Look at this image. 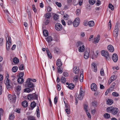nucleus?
I'll use <instances>...</instances> for the list:
<instances>
[{"mask_svg": "<svg viewBox=\"0 0 120 120\" xmlns=\"http://www.w3.org/2000/svg\"><path fill=\"white\" fill-rule=\"evenodd\" d=\"M107 110L108 112L111 113L113 115L116 114L119 111V110L117 108L113 106L108 107L107 109Z\"/></svg>", "mask_w": 120, "mask_h": 120, "instance_id": "obj_1", "label": "nucleus"}, {"mask_svg": "<svg viewBox=\"0 0 120 120\" xmlns=\"http://www.w3.org/2000/svg\"><path fill=\"white\" fill-rule=\"evenodd\" d=\"M38 98V95L34 93L32 94H29L28 96V99H36Z\"/></svg>", "mask_w": 120, "mask_h": 120, "instance_id": "obj_2", "label": "nucleus"}, {"mask_svg": "<svg viewBox=\"0 0 120 120\" xmlns=\"http://www.w3.org/2000/svg\"><path fill=\"white\" fill-rule=\"evenodd\" d=\"M84 95V93L82 90V87H81L80 90L79 94V95H78V98L80 100L82 99Z\"/></svg>", "mask_w": 120, "mask_h": 120, "instance_id": "obj_3", "label": "nucleus"}, {"mask_svg": "<svg viewBox=\"0 0 120 120\" xmlns=\"http://www.w3.org/2000/svg\"><path fill=\"white\" fill-rule=\"evenodd\" d=\"M4 83L6 86L7 88L8 89H10L11 87V86L10 85L11 83L9 82V79H5L4 81Z\"/></svg>", "mask_w": 120, "mask_h": 120, "instance_id": "obj_4", "label": "nucleus"}, {"mask_svg": "<svg viewBox=\"0 0 120 120\" xmlns=\"http://www.w3.org/2000/svg\"><path fill=\"white\" fill-rule=\"evenodd\" d=\"M26 83L27 84V86L28 87L30 88H32L31 91L34 90V86L33 84V83L32 82L30 81H28L27 82H26Z\"/></svg>", "mask_w": 120, "mask_h": 120, "instance_id": "obj_5", "label": "nucleus"}, {"mask_svg": "<svg viewBox=\"0 0 120 120\" xmlns=\"http://www.w3.org/2000/svg\"><path fill=\"white\" fill-rule=\"evenodd\" d=\"M80 22V19L79 18L75 19L73 22L74 26L75 27H77L79 25Z\"/></svg>", "mask_w": 120, "mask_h": 120, "instance_id": "obj_6", "label": "nucleus"}, {"mask_svg": "<svg viewBox=\"0 0 120 120\" xmlns=\"http://www.w3.org/2000/svg\"><path fill=\"white\" fill-rule=\"evenodd\" d=\"M101 54L104 57L107 58L109 56L108 52L106 51L103 50L101 51Z\"/></svg>", "mask_w": 120, "mask_h": 120, "instance_id": "obj_7", "label": "nucleus"}, {"mask_svg": "<svg viewBox=\"0 0 120 120\" xmlns=\"http://www.w3.org/2000/svg\"><path fill=\"white\" fill-rule=\"evenodd\" d=\"M55 27L56 29L58 31L61 30L62 28L61 25L58 23L56 24Z\"/></svg>", "mask_w": 120, "mask_h": 120, "instance_id": "obj_8", "label": "nucleus"}, {"mask_svg": "<svg viewBox=\"0 0 120 120\" xmlns=\"http://www.w3.org/2000/svg\"><path fill=\"white\" fill-rule=\"evenodd\" d=\"M112 59L113 61L116 62L118 59V55L116 53H114L112 56Z\"/></svg>", "mask_w": 120, "mask_h": 120, "instance_id": "obj_9", "label": "nucleus"}, {"mask_svg": "<svg viewBox=\"0 0 120 120\" xmlns=\"http://www.w3.org/2000/svg\"><path fill=\"white\" fill-rule=\"evenodd\" d=\"M91 88L92 91H95L97 89V86L95 83H92L91 86Z\"/></svg>", "mask_w": 120, "mask_h": 120, "instance_id": "obj_10", "label": "nucleus"}, {"mask_svg": "<svg viewBox=\"0 0 120 120\" xmlns=\"http://www.w3.org/2000/svg\"><path fill=\"white\" fill-rule=\"evenodd\" d=\"M119 28L115 27V30L114 31L113 33V35L115 37H116L118 36V32L119 31Z\"/></svg>", "mask_w": 120, "mask_h": 120, "instance_id": "obj_11", "label": "nucleus"}, {"mask_svg": "<svg viewBox=\"0 0 120 120\" xmlns=\"http://www.w3.org/2000/svg\"><path fill=\"white\" fill-rule=\"evenodd\" d=\"M74 72L76 74H77L79 71V68L77 66H74L73 69Z\"/></svg>", "mask_w": 120, "mask_h": 120, "instance_id": "obj_12", "label": "nucleus"}, {"mask_svg": "<svg viewBox=\"0 0 120 120\" xmlns=\"http://www.w3.org/2000/svg\"><path fill=\"white\" fill-rule=\"evenodd\" d=\"M92 68H93V71L94 72H96L97 71V66L94 63L92 64Z\"/></svg>", "mask_w": 120, "mask_h": 120, "instance_id": "obj_13", "label": "nucleus"}, {"mask_svg": "<svg viewBox=\"0 0 120 120\" xmlns=\"http://www.w3.org/2000/svg\"><path fill=\"white\" fill-rule=\"evenodd\" d=\"M109 51L111 52H113L114 51V49L113 46L111 45H109L107 47Z\"/></svg>", "mask_w": 120, "mask_h": 120, "instance_id": "obj_14", "label": "nucleus"}, {"mask_svg": "<svg viewBox=\"0 0 120 120\" xmlns=\"http://www.w3.org/2000/svg\"><path fill=\"white\" fill-rule=\"evenodd\" d=\"M46 40L48 43H49L53 40V38L51 36H49L46 38Z\"/></svg>", "mask_w": 120, "mask_h": 120, "instance_id": "obj_15", "label": "nucleus"}, {"mask_svg": "<svg viewBox=\"0 0 120 120\" xmlns=\"http://www.w3.org/2000/svg\"><path fill=\"white\" fill-rule=\"evenodd\" d=\"M44 16L45 17V19L46 18L47 19H50L51 17V14L50 13H47L45 14Z\"/></svg>", "mask_w": 120, "mask_h": 120, "instance_id": "obj_16", "label": "nucleus"}, {"mask_svg": "<svg viewBox=\"0 0 120 120\" xmlns=\"http://www.w3.org/2000/svg\"><path fill=\"white\" fill-rule=\"evenodd\" d=\"M62 64L60 60L58 59L57 61L56 65L58 67H61L62 65Z\"/></svg>", "mask_w": 120, "mask_h": 120, "instance_id": "obj_17", "label": "nucleus"}, {"mask_svg": "<svg viewBox=\"0 0 120 120\" xmlns=\"http://www.w3.org/2000/svg\"><path fill=\"white\" fill-rule=\"evenodd\" d=\"M11 98V100L10 101L15 102L16 101V95L15 94H14L13 95H12Z\"/></svg>", "mask_w": 120, "mask_h": 120, "instance_id": "obj_18", "label": "nucleus"}, {"mask_svg": "<svg viewBox=\"0 0 120 120\" xmlns=\"http://www.w3.org/2000/svg\"><path fill=\"white\" fill-rule=\"evenodd\" d=\"M84 50V46L83 45L82 46H80L79 48V51L80 52H83Z\"/></svg>", "mask_w": 120, "mask_h": 120, "instance_id": "obj_19", "label": "nucleus"}, {"mask_svg": "<svg viewBox=\"0 0 120 120\" xmlns=\"http://www.w3.org/2000/svg\"><path fill=\"white\" fill-rule=\"evenodd\" d=\"M22 105L23 107H26L28 106V103L26 101H24L22 102Z\"/></svg>", "mask_w": 120, "mask_h": 120, "instance_id": "obj_20", "label": "nucleus"}, {"mask_svg": "<svg viewBox=\"0 0 120 120\" xmlns=\"http://www.w3.org/2000/svg\"><path fill=\"white\" fill-rule=\"evenodd\" d=\"M100 39V36L98 35L94 40V42L95 43H97L98 42Z\"/></svg>", "mask_w": 120, "mask_h": 120, "instance_id": "obj_21", "label": "nucleus"}, {"mask_svg": "<svg viewBox=\"0 0 120 120\" xmlns=\"http://www.w3.org/2000/svg\"><path fill=\"white\" fill-rule=\"evenodd\" d=\"M68 87L69 89L71 90H73L74 87V85L72 83H71L69 84L68 86Z\"/></svg>", "mask_w": 120, "mask_h": 120, "instance_id": "obj_22", "label": "nucleus"}, {"mask_svg": "<svg viewBox=\"0 0 120 120\" xmlns=\"http://www.w3.org/2000/svg\"><path fill=\"white\" fill-rule=\"evenodd\" d=\"M17 82L19 83L22 84L24 82V79L20 77L18 79Z\"/></svg>", "mask_w": 120, "mask_h": 120, "instance_id": "obj_23", "label": "nucleus"}, {"mask_svg": "<svg viewBox=\"0 0 120 120\" xmlns=\"http://www.w3.org/2000/svg\"><path fill=\"white\" fill-rule=\"evenodd\" d=\"M113 102V101L112 99H108L106 101V103L109 105H111Z\"/></svg>", "mask_w": 120, "mask_h": 120, "instance_id": "obj_24", "label": "nucleus"}, {"mask_svg": "<svg viewBox=\"0 0 120 120\" xmlns=\"http://www.w3.org/2000/svg\"><path fill=\"white\" fill-rule=\"evenodd\" d=\"M88 25L90 27H92L94 25V21H90L88 22Z\"/></svg>", "mask_w": 120, "mask_h": 120, "instance_id": "obj_25", "label": "nucleus"}, {"mask_svg": "<svg viewBox=\"0 0 120 120\" xmlns=\"http://www.w3.org/2000/svg\"><path fill=\"white\" fill-rule=\"evenodd\" d=\"M6 39L7 41V38H8V42H9V43L10 44H11V39L10 37H8V34H7L6 35Z\"/></svg>", "mask_w": 120, "mask_h": 120, "instance_id": "obj_26", "label": "nucleus"}, {"mask_svg": "<svg viewBox=\"0 0 120 120\" xmlns=\"http://www.w3.org/2000/svg\"><path fill=\"white\" fill-rule=\"evenodd\" d=\"M21 43L20 41H18L17 42L16 44L17 47L18 49H20L21 48Z\"/></svg>", "mask_w": 120, "mask_h": 120, "instance_id": "obj_27", "label": "nucleus"}, {"mask_svg": "<svg viewBox=\"0 0 120 120\" xmlns=\"http://www.w3.org/2000/svg\"><path fill=\"white\" fill-rule=\"evenodd\" d=\"M13 61L15 64H17L19 62V60L17 57H15L13 59Z\"/></svg>", "mask_w": 120, "mask_h": 120, "instance_id": "obj_28", "label": "nucleus"}, {"mask_svg": "<svg viewBox=\"0 0 120 120\" xmlns=\"http://www.w3.org/2000/svg\"><path fill=\"white\" fill-rule=\"evenodd\" d=\"M18 69V67L16 66H15L12 68V71L13 72H15L17 71Z\"/></svg>", "mask_w": 120, "mask_h": 120, "instance_id": "obj_29", "label": "nucleus"}, {"mask_svg": "<svg viewBox=\"0 0 120 120\" xmlns=\"http://www.w3.org/2000/svg\"><path fill=\"white\" fill-rule=\"evenodd\" d=\"M11 44L9 43L8 41L6 42V48L7 50H9V49L10 47L11 46Z\"/></svg>", "mask_w": 120, "mask_h": 120, "instance_id": "obj_30", "label": "nucleus"}, {"mask_svg": "<svg viewBox=\"0 0 120 120\" xmlns=\"http://www.w3.org/2000/svg\"><path fill=\"white\" fill-rule=\"evenodd\" d=\"M28 120H36L35 117L33 116H29L27 117Z\"/></svg>", "mask_w": 120, "mask_h": 120, "instance_id": "obj_31", "label": "nucleus"}, {"mask_svg": "<svg viewBox=\"0 0 120 120\" xmlns=\"http://www.w3.org/2000/svg\"><path fill=\"white\" fill-rule=\"evenodd\" d=\"M104 118L106 119H109L110 117V115L108 113L105 114L104 115Z\"/></svg>", "mask_w": 120, "mask_h": 120, "instance_id": "obj_32", "label": "nucleus"}, {"mask_svg": "<svg viewBox=\"0 0 120 120\" xmlns=\"http://www.w3.org/2000/svg\"><path fill=\"white\" fill-rule=\"evenodd\" d=\"M36 104L35 101L32 102L30 104V106L31 108L33 109L36 106Z\"/></svg>", "mask_w": 120, "mask_h": 120, "instance_id": "obj_33", "label": "nucleus"}, {"mask_svg": "<svg viewBox=\"0 0 120 120\" xmlns=\"http://www.w3.org/2000/svg\"><path fill=\"white\" fill-rule=\"evenodd\" d=\"M43 33L45 37L47 36L48 35V31L46 30H44L43 31Z\"/></svg>", "mask_w": 120, "mask_h": 120, "instance_id": "obj_34", "label": "nucleus"}, {"mask_svg": "<svg viewBox=\"0 0 120 120\" xmlns=\"http://www.w3.org/2000/svg\"><path fill=\"white\" fill-rule=\"evenodd\" d=\"M66 80L65 78L64 77H62L60 79V81L63 83H65L66 81Z\"/></svg>", "mask_w": 120, "mask_h": 120, "instance_id": "obj_35", "label": "nucleus"}, {"mask_svg": "<svg viewBox=\"0 0 120 120\" xmlns=\"http://www.w3.org/2000/svg\"><path fill=\"white\" fill-rule=\"evenodd\" d=\"M59 18V15L57 14H56L54 15L53 18L55 20H58Z\"/></svg>", "mask_w": 120, "mask_h": 120, "instance_id": "obj_36", "label": "nucleus"}, {"mask_svg": "<svg viewBox=\"0 0 120 120\" xmlns=\"http://www.w3.org/2000/svg\"><path fill=\"white\" fill-rule=\"evenodd\" d=\"M95 0H89V1L90 4L93 5L95 3Z\"/></svg>", "mask_w": 120, "mask_h": 120, "instance_id": "obj_37", "label": "nucleus"}, {"mask_svg": "<svg viewBox=\"0 0 120 120\" xmlns=\"http://www.w3.org/2000/svg\"><path fill=\"white\" fill-rule=\"evenodd\" d=\"M30 81L31 82H36V80L35 79H30V78H28L26 80V82H27L28 81Z\"/></svg>", "mask_w": 120, "mask_h": 120, "instance_id": "obj_38", "label": "nucleus"}, {"mask_svg": "<svg viewBox=\"0 0 120 120\" xmlns=\"http://www.w3.org/2000/svg\"><path fill=\"white\" fill-rule=\"evenodd\" d=\"M24 65L23 64L21 65L19 67V69L20 70H23L24 69Z\"/></svg>", "mask_w": 120, "mask_h": 120, "instance_id": "obj_39", "label": "nucleus"}, {"mask_svg": "<svg viewBox=\"0 0 120 120\" xmlns=\"http://www.w3.org/2000/svg\"><path fill=\"white\" fill-rule=\"evenodd\" d=\"M79 77L78 75H76L74 78V81L75 82H77L78 80Z\"/></svg>", "mask_w": 120, "mask_h": 120, "instance_id": "obj_40", "label": "nucleus"}, {"mask_svg": "<svg viewBox=\"0 0 120 120\" xmlns=\"http://www.w3.org/2000/svg\"><path fill=\"white\" fill-rule=\"evenodd\" d=\"M90 51L89 48H87L86 49L84 53L85 54L87 53L89 54Z\"/></svg>", "mask_w": 120, "mask_h": 120, "instance_id": "obj_41", "label": "nucleus"}, {"mask_svg": "<svg viewBox=\"0 0 120 120\" xmlns=\"http://www.w3.org/2000/svg\"><path fill=\"white\" fill-rule=\"evenodd\" d=\"M24 90V91L25 92L29 93L31 90L29 88H26Z\"/></svg>", "mask_w": 120, "mask_h": 120, "instance_id": "obj_42", "label": "nucleus"}, {"mask_svg": "<svg viewBox=\"0 0 120 120\" xmlns=\"http://www.w3.org/2000/svg\"><path fill=\"white\" fill-rule=\"evenodd\" d=\"M109 8H110L112 11L114 9V7L111 4H109Z\"/></svg>", "mask_w": 120, "mask_h": 120, "instance_id": "obj_43", "label": "nucleus"}, {"mask_svg": "<svg viewBox=\"0 0 120 120\" xmlns=\"http://www.w3.org/2000/svg\"><path fill=\"white\" fill-rule=\"evenodd\" d=\"M110 79L111 80L113 81L116 79V78L115 75H113L111 76Z\"/></svg>", "mask_w": 120, "mask_h": 120, "instance_id": "obj_44", "label": "nucleus"}, {"mask_svg": "<svg viewBox=\"0 0 120 120\" xmlns=\"http://www.w3.org/2000/svg\"><path fill=\"white\" fill-rule=\"evenodd\" d=\"M89 54L87 53V54H85L84 53V57L85 59H87L89 57Z\"/></svg>", "mask_w": 120, "mask_h": 120, "instance_id": "obj_45", "label": "nucleus"}, {"mask_svg": "<svg viewBox=\"0 0 120 120\" xmlns=\"http://www.w3.org/2000/svg\"><path fill=\"white\" fill-rule=\"evenodd\" d=\"M82 43L80 41L78 42L76 44V46L78 47L79 46H82Z\"/></svg>", "mask_w": 120, "mask_h": 120, "instance_id": "obj_46", "label": "nucleus"}, {"mask_svg": "<svg viewBox=\"0 0 120 120\" xmlns=\"http://www.w3.org/2000/svg\"><path fill=\"white\" fill-rule=\"evenodd\" d=\"M112 95L114 96L117 97L119 95V94L116 92H113L112 93Z\"/></svg>", "mask_w": 120, "mask_h": 120, "instance_id": "obj_47", "label": "nucleus"}, {"mask_svg": "<svg viewBox=\"0 0 120 120\" xmlns=\"http://www.w3.org/2000/svg\"><path fill=\"white\" fill-rule=\"evenodd\" d=\"M14 116L12 114H11L10 116L9 119L10 120H13L14 119Z\"/></svg>", "mask_w": 120, "mask_h": 120, "instance_id": "obj_48", "label": "nucleus"}, {"mask_svg": "<svg viewBox=\"0 0 120 120\" xmlns=\"http://www.w3.org/2000/svg\"><path fill=\"white\" fill-rule=\"evenodd\" d=\"M92 104V105L94 107H96L97 104L96 101H93Z\"/></svg>", "mask_w": 120, "mask_h": 120, "instance_id": "obj_49", "label": "nucleus"}, {"mask_svg": "<svg viewBox=\"0 0 120 120\" xmlns=\"http://www.w3.org/2000/svg\"><path fill=\"white\" fill-rule=\"evenodd\" d=\"M58 100V98L57 96L55 97V98H54V103L55 104H56L57 103V101Z\"/></svg>", "mask_w": 120, "mask_h": 120, "instance_id": "obj_50", "label": "nucleus"}, {"mask_svg": "<svg viewBox=\"0 0 120 120\" xmlns=\"http://www.w3.org/2000/svg\"><path fill=\"white\" fill-rule=\"evenodd\" d=\"M101 1L99 0H97V2L96 3V5L99 6L101 4Z\"/></svg>", "mask_w": 120, "mask_h": 120, "instance_id": "obj_51", "label": "nucleus"}, {"mask_svg": "<svg viewBox=\"0 0 120 120\" xmlns=\"http://www.w3.org/2000/svg\"><path fill=\"white\" fill-rule=\"evenodd\" d=\"M67 23L68 25H70L72 23V22L70 20H67Z\"/></svg>", "mask_w": 120, "mask_h": 120, "instance_id": "obj_52", "label": "nucleus"}, {"mask_svg": "<svg viewBox=\"0 0 120 120\" xmlns=\"http://www.w3.org/2000/svg\"><path fill=\"white\" fill-rule=\"evenodd\" d=\"M86 113L88 117L89 118H91V116L89 112V111H86Z\"/></svg>", "mask_w": 120, "mask_h": 120, "instance_id": "obj_53", "label": "nucleus"}, {"mask_svg": "<svg viewBox=\"0 0 120 120\" xmlns=\"http://www.w3.org/2000/svg\"><path fill=\"white\" fill-rule=\"evenodd\" d=\"M60 69V68L59 67L57 71L58 73L60 74L62 73L63 71L62 70Z\"/></svg>", "mask_w": 120, "mask_h": 120, "instance_id": "obj_54", "label": "nucleus"}, {"mask_svg": "<svg viewBox=\"0 0 120 120\" xmlns=\"http://www.w3.org/2000/svg\"><path fill=\"white\" fill-rule=\"evenodd\" d=\"M56 5L59 7H60L61 6V4L60 3H59L58 2H56Z\"/></svg>", "mask_w": 120, "mask_h": 120, "instance_id": "obj_55", "label": "nucleus"}, {"mask_svg": "<svg viewBox=\"0 0 120 120\" xmlns=\"http://www.w3.org/2000/svg\"><path fill=\"white\" fill-rule=\"evenodd\" d=\"M76 14L77 15H79L80 13V10L79 9H78L76 11Z\"/></svg>", "mask_w": 120, "mask_h": 120, "instance_id": "obj_56", "label": "nucleus"}, {"mask_svg": "<svg viewBox=\"0 0 120 120\" xmlns=\"http://www.w3.org/2000/svg\"><path fill=\"white\" fill-rule=\"evenodd\" d=\"M21 87L20 86H17L16 89L17 91H19L21 90Z\"/></svg>", "mask_w": 120, "mask_h": 120, "instance_id": "obj_57", "label": "nucleus"}, {"mask_svg": "<svg viewBox=\"0 0 120 120\" xmlns=\"http://www.w3.org/2000/svg\"><path fill=\"white\" fill-rule=\"evenodd\" d=\"M70 109L69 108H67L65 109V111L68 114H69L70 113Z\"/></svg>", "mask_w": 120, "mask_h": 120, "instance_id": "obj_58", "label": "nucleus"}, {"mask_svg": "<svg viewBox=\"0 0 120 120\" xmlns=\"http://www.w3.org/2000/svg\"><path fill=\"white\" fill-rule=\"evenodd\" d=\"M64 18L65 20H67L69 18V16L68 15H65L64 16Z\"/></svg>", "mask_w": 120, "mask_h": 120, "instance_id": "obj_59", "label": "nucleus"}, {"mask_svg": "<svg viewBox=\"0 0 120 120\" xmlns=\"http://www.w3.org/2000/svg\"><path fill=\"white\" fill-rule=\"evenodd\" d=\"M32 8L33 10L35 12H36L37 11L36 10V8L35 7V6L34 4L32 5Z\"/></svg>", "mask_w": 120, "mask_h": 120, "instance_id": "obj_60", "label": "nucleus"}, {"mask_svg": "<svg viewBox=\"0 0 120 120\" xmlns=\"http://www.w3.org/2000/svg\"><path fill=\"white\" fill-rule=\"evenodd\" d=\"M50 59H51L52 57V54H51L50 52L47 53Z\"/></svg>", "mask_w": 120, "mask_h": 120, "instance_id": "obj_61", "label": "nucleus"}, {"mask_svg": "<svg viewBox=\"0 0 120 120\" xmlns=\"http://www.w3.org/2000/svg\"><path fill=\"white\" fill-rule=\"evenodd\" d=\"M59 51V49L57 47H56L54 49L55 52L57 53Z\"/></svg>", "mask_w": 120, "mask_h": 120, "instance_id": "obj_62", "label": "nucleus"}, {"mask_svg": "<svg viewBox=\"0 0 120 120\" xmlns=\"http://www.w3.org/2000/svg\"><path fill=\"white\" fill-rule=\"evenodd\" d=\"M63 75L65 77H67L68 75V74L67 72H65L63 73Z\"/></svg>", "mask_w": 120, "mask_h": 120, "instance_id": "obj_63", "label": "nucleus"}, {"mask_svg": "<svg viewBox=\"0 0 120 120\" xmlns=\"http://www.w3.org/2000/svg\"><path fill=\"white\" fill-rule=\"evenodd\" d=\"M24 75V73L23 72H21L20 73V74H19V76L20 77H22Z\"/></svg>", "mask_w": 120, "mask_h": 120, "instance_id": "obj_64", "label": "nucleus"}]
</instances>
